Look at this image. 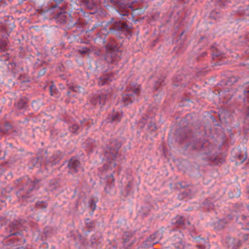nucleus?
<instances>
[{
  "label": "nucleus",
  "mask_w": 249,
  "mask_h": 249,
  "mask_svg": "<svg viewBox=\"0 0 249 249\" xmlns=\"http://www.w3.org/2000/svg\"><path fill=\"white\" fill-rule=\"evenodd\" d=\"M121 146V144L120 142L114 141L110 142L109 146H107L104 148V154L108 162L107 163L104 165V171L112 170L115 167L116 164L114 160L116 157L118 151Z\"/></svg>",
  "instance_id": "1"
},
{
  "label": "nucleus",
  "mask_w": 249,
  "mask_h": 249,
  "mask_svg": "<svg viewBox=\"0 0 249 249\" xmlns=\"http://www.w3.org/2000/svg\"><path fill=\"white\" fill-rule=\"evenodd\" d=\"M24 180L26 181V183L18 192L17 194L20 199L27 201L28 199L32 198V196L30 194V193L36 188L35 184L38 183L39 180L35 179L32 181L29 178H24Z\"/></svg>",
  "instance_id": "2"
},
{
  "label": "nucleus",
  "mask_w": 249,
  "mask_h": 249,
  "mask_svg": "<svg viewBox=\"0 0 249 249\" xmlns=\"http://www.w3.org/2000/svg\"><path fill=\"white\" fill-rule=\"evenodd\" d=\"M106 53L105 59L108 63H112L114 61L120 58L121 52L115 44L107 43L106 46Z\"/></svg>",
  "instance_id": "3"
},
{
  "label": "nucleus",
  "mask_w": 249,
  "mask_h": 249,
  "mask_svg": "<svg viewBox=\"0 0 249 249\" xmlns=\"http://www.w3.org/2000/svg\"><path fill=\"white\" fill-rule=\"evenodd\" d=\"M183 234L180 231H176L172 237L173 245L177 249H184V243L183 242Z\"/></svg>",
  "instance_id": "4"
},
{
  "label": "nucleus",
  "mask_w": 249,
  "mask_h": 249,
  "mask_svg": "<svg viewBox=\"0 0 249 249\" xmlns=\"http://www.w3.org/2000/svg\"><path fill=\"white\" fill-rule=\"evenodd\" d=\"M20 222L18 221L11 223L6 229V230L7 231V234L5 235V236L8 237L11 235H16L18 233V230L20 226Z\"/></svg>",
  "instance_id": "5"
},
{
  "label": "nucleus",
  "mask_w": 249,
  "mask_h": 249,
  "mask_svg": "<svg viewBox=\"0 0 249 249\" xmlns=\"http://www.w3.org/2000/svg\"><path fill=\"white\" fill-rule=\"evenodd\" d=\"M226 244L231 249H238L241 245V241L233 237H227L226 239Z\"/></svg>",
  "instance_id": "6"
},
{
  "label": "nucleus",
  "mask_w": 249,
  "mask_h": 249,
  "mask_svg": "<svg viewBox=\"0 0 249 249\" xmlns=\"http://www.w3.org/2000/svg\"><path fill=\"white\" fill-rule=\"evenodd\" d=\"M109 97V94L102 93L101 94L93 97L91 100V102L93 105H96L99 104V105L102 106L105 105L106 100Z\"/></svg>",
  "instance_id": "7"
},
{
  "label": "nucleus",
  "mask_w": 249,
  "mask_h": 249,
  "mask_svg": "<svg viewBox=\"0 0 249 249\" xmlns=\"http://www.w3.org/2000/svg\"><path fill=\"white\" fill-rule=\"evenodd\" d=\"M110 2L119 9L127 8L132 9L129 0H110Z\"/></svg>",
  "instance_id": "8"
},
{
  "label": "nucleus",
  "mask_w": 249,
  "mask_h": 249,
  "mask_svg": "<svg viewBox=\"0 0 249 249\" xmlns=\"http://www.w3.org/2000/svg\"><path fill=\"white\" fill-rule=\"evenodd\" d=\"M68 167L70 169L69 172L72 174L77 173L81 168L80 162L75 158H72L70 160Z\"/></svg>",
  "instance_id": "9"
},
{
  "label": "nucleus",
  "mask_w": 249,
  "mask_h": 249,
  "mask_svg": "<svg viewBox=\"0 0 249 249\" xmlns=\"http://www.w3.org/2000/svg\"><path fill=\"white\" fill-rule=\"evenodd\" d=\"M191 132L187 127L179 129L177 131V139L180 142L187 137L191 136Z\"/></svg>",
  "instance_id": "10"
},
{
  "label": "nucleus",
  "mask_w": 249,
  "mask_h": 249,
  "mask_svg": "<svg viewBox=\"0 0 249 249\" xmlns=\"http://www.w3.org/2000/svg\"><path fill=\"white\" fill-rule=\"evenodd\" d=\"M128 26L124 23L114 22L109 28L110 31H124L127 30Z\"/></svg>",
  "instance_id": "11"
},
{
  "label": "nucleus",
  "mask_w": 249,
  "mask_h": 249,
  "mask_svg": "<svg viewBox=\"0 0 249 249\" xmlns=\"http://www.w3.org/2000/svg\"><path fill=\"white\" fill-rule=\"evenodd\" d=\"M8 69L13 74V76L16 77L17 74H18L19 71L23 70L22 67L17 66L16 63L12 62L8 64Z\"/></svg>",
  "instance_id": "12"
},
{
  "label": "nucleus",
  "mask_w": 249,
  "mask_h": 249,
  "mask_svg": "<svg viewBox=\"0 0 249 249\" xmlns=\"http://www.w3.org/2000/svg\"><path fill=\"white\" fill-rule=\"evenodd\" d=\"M134 95L132 93L125 94L122 96V100L124 106L131 103L134 100Z\"/></svg>",
  "instance_id": "13"
},
{
  "label": "nucleus",
  "mask_w": 249,
  "mask_h": 249,
  "mask_svg": "<svg viewBox=\"0 0 249 249\" xmlns=\"http://www.w3.org/2000/svg\"><path fill=\"white\" fill-rule=\"evenodd\" d=\"M61 153L59 151L56 152V153L53 155L48 160H47V163H51V165L56 164L59 160Z\"/></svg>",
  "instance_id": "14"
},
{
  "label": "nucleus",
  "mask_w": 249,
  "mask_h": 249,
  "mask_svg": "<svg viewBox=\"0 0 249 249\" xmlns=\"http://www.w3.org/2000/svg\"><path fill=\"white\" fill-rule=\"evenodd\" d=\"M196 240L197 243L200 244L196 246L197 248L199 249H205L206 248V245H208V243L205 240L198 237L196 238Z\"/></svg>",
  "instance_id": "15"
},
{
  "label": "nucleus",
  "mask_w": 249,
  "mask_h": 249,
  "mask_svg": "<svg viewBox=\"0 0 249 249\" xmlns=\"http://www.w3.org/2000/svg\"><path fill=\"white\" fill-rule=\"evenodd\" d=\"M27 99L26 98L21 99L17 104V107L18 109L24 108L26 107Z\"/></svg>",
  "instance_id": "16"
},
{
  "label": "nucleus",
  "mask_w": 249,
  "mask_h": 249,
  "mask_svg": "<svg viewBox=\"0 0 249 249\" xmlns=\"http://www.w3.org/2000/svg\"><path fill=\"white\" fill-rule=\"evenodd\" d=\"M85 5L89 9H94L96 8V4L93 2V0H84Z\"/></svg>",
  "instance_id": "17"
},
{
  "label": "nucleus",
  "mask_w": 249,
  "mask_h": 249,
  "mask_svg": "<svg viewBox=\"0 0 249 249\" xmlns=\"http://www.w3.org/2000/svg\"><path fill=\"white\" fill-rule=\"evenodd\" d=\"M121 120V116L118 114H115L108 118V120L111 123L118 122Z\"/></svg>",
  "instance_id": "18"
},
{
  "label": "nucleus",
  "mask_w": 249,
  "mask_h": 249,
  "mask_svg": "<svg viewBox=\"0 0 249 249\" xmlns=\"http://www.w3.org/2000/svg\"><path fill=\"white\" fill-rule=\"evenodd\" d=\"M7 44V41L6 38L0 39V52H3L5 50Z\"/></svg>",
  "instance_id": "19"
},
{
  "label": "nucleus",
  "mask_w": 249,
  "mask_h": 249,
  "mask_svg": "<svg viewBox=\"0 0 249 249\" xmlns=\"http://www.w3.org/2000/svg\"><path fill=\"white\" fill-rule=\"evenodd\" d=\"M114 173V171H112L110 173V175L107 177V184L108 186H109L110 187L114 182V179L113 178V174Z\"/></svg>",
  "instance_id": "20"
},
{
  "label": "nucleus",
  "mask_w": 249,
  "mask_h": 249,
  "mask_svg": "<svg viewBox=\"0 0 249 249\" xmlns=\"http://www.w3.org/2000/svg\"><path fill=\"white\" fill-rule=\"evenodd\" d=\"M240 220L242 224L249 227V215L248 216L242 215Z\"/></svg>",
  "instance_id": "21"
},
{
  "label": "nucleus",
  "mask_w": 249,
  "mask_h": 249,
  "mask_svg": "<svg viewBox=\"0 0 249 249\" xmlns=\"http://www.w3.org/2000/svg\"><path fill=\"white\" fill-rule=\"evenodd\" d=\"M173 224H176L178 226H181L184 225V221L182 216H178L176 218V221L172 222Z\"/></svg>",
  "instance_id": "22"
},
{
  "label": "nucleus",
  "mask_w": 249,
  "mask_h": 249,
  "mask_svg": "<svg viewBox=\"0 0 249 249\" xmlns=\"http://www.w3.org/2000/svg\"><path fill=\"white\" fill-rule=\"evenodd\" d=\"M109 80L110 79L108 76H105L100 78L98 83L100 85L102 86L105 84H107Z\"/></svg>",
  "instance_id": "23"
},
{
  "label": "nucleus",
  "mask_w": 249,
  "mask_h": 249,
  "mask_svg": "<svg viewBox=\"0 0 249 249\" xmlns=\"http://www.w3.org/2000/svg\"><path fill=\"white\" fill-rule=\"evenodd\" d=\"M97 200H95L94 198H91L89 203V207L91 209L92 212H93L96 209V203Z\"/></svg>",
  "instance_id": "24"
},
{
  "label": "nucleus",
  "mask_w": 249,
  "mask_h": 249,
  "mask_svg": "<svg viewBox=\"0 0 249 249\" xmlns=\"http://www.w3.org/2000/svg\"><path fill=\"white\" fill-rule=\"evenodd\" d=\"M43 161V158L41 156L38 155L36 159H33L31 162L33 163V166H35L38 162L41 163Z\"/></svg>",
  "instance_id": "25"
},
{
  "label": "nucleus",
  "mask_w": 249,
  "mask_h": 249,
  "mask_svg": "<svg viewBox=\"0 0 249 249\" xmlns=\"http://www.w3.org/2000/svg\"><path fill=\"white\" fill-rule=\"evenodd\" d=\"M67 13L65 12H60L57 14V18H62V20L64 21H65L67 18Z\"/></svg>",
  "instance_id": "26"
},
{
  "label": "nucleus",
  "mask_w": 249,
  "mask_h": 249,
  "mask_svg": "<svg viewBox=\"0 0 249 249\" xmlns=\"http://www.w3.org/2000/svg\"><path fill=\"white\" fill-rule=\"evenodd\" d=\"M238 79L234 76L230 77L226 82V84L228 85H231L237 82Z\"/></svg>",
  "instance_id": "27"
},
{
  "label": "nucleus",
  "mask_w": 249,
  "mask_h": 249,
  "mask_svg": "<svg viewBox=\"0 0 249 249\" xmlns=\"http://www.w3.org/2000/svg\"><path fill=\"white\" fill-rule=\"evenodd\" d=\"M129 9L131 10L130 8L120 9V14L122 17L128 16L130 13Z\"/></svg>",
  "instance_id": "28"
},
{
  "label": "nucleus",
  "mask_w": 249,
  "mask_h": 249,
  "mask_svg": "<svg viewBox=\"0 0 249 249\" xmlns=\"http://www.w3.org/2000/svg\"><path fill=\"white\" fill-rule=\"evenodd\" d=\"M186 36L184 35V31H182L179 36V39L177 40L179 44H182L186 39Z\"/></svg>",
  "instance_id": "29"
},
{
  "label": "nucleus",
  "mask_w": 249,
  "mask_h": 249,
  "mask_svg": "<svg viewBox=\"0 0 249 249\" xmlns=\"http://www.w3.org/2000/svg\"><path fill=\"white\" fill-rule=\"evenodd\" d=\"M228 223L225 219H221L219 220L218 222V228L223 229L224 228L226 224Z\"/></svg>",
  "instance_id": "30"
},
{
  "label": "nucleus",
  "mask_w": 249,
  "mask_h": 249,
  "mask_svg": "<svg viewBox=\"0 0 249 249\" xmlns=\"http://www.w3.org/2000/svg\"><path fill=\"white\" fill-rule=\"evenodd\" d=\"M222 54V53L219 52L217 49L213 48V58L214 57H219Z\"/></svg>",
  "instance_id": "31"
},
{
  "label": "nucleus",
  "mask_w": 249,
  "mask_h": 249,
  "mask_svg": "<svg viewBox=\"0 0 249 249\" xmlns=\"http://www.w3.org/2000/svg\"><path fill=\"white\" fill-rule=\"evenodd\" d=\"M36 206L38 208L44 209L47 206V205L43 201L38 202L36 203Z\"/></svg>",
  "instance_id": "32"
},
{
  "label": "nucleus",
  "mask_w": 249,
  "mask_h": 249,
  "mask_svg": "<svg viewBox=\"0 0 249 249\" xmlns=\"http://www.w3.org/2000/svg\"><path fill=\"white\" fill-rule=\"evenodd\" d=\"M89 49L87 47L83 48L82 49H80L78 50V52L79 53L81 54H86L89 53Z\"/></svg>",
  "instance_id": "33"
},
{
  "label": "nucleus",
  "mask_w": 249,
  "mask_h": 249,
  "mask_svg": "<svg viewBox=\"0 0 249 249\" xmlns=\"http://www.w3.org/2000/svg\"><path fill=\"white\" fill-rule=\"evenodd\" d=\"M79 126L77 124H73L69 128L70 131L73 133H75L76 130L78 129Z\"/></svg>",
  "instance_id": "34"
},
{
  "label": "nucleus",
  "mask_w": 249,
  "mask_h": 249,
  "mask_svg": "<svg viewBox=\"0 0 249 249\" xmlns=\"http://www.w3.org/2000/svg\"><path fill=\"white\" fill-rule=\"evenodd\" d=\"M248 232L244 233L242 236V239L245 241H249V228L247 229Z\"/></svg>",
  "instance_id": "35"
},
{
  "label": "nucleus",
  "mask_w": 249,
  "mask_h": 249,
  "mask_svg": "<svg viewBox=\"0 0 249 249\" xmlns=\"http://www.w3.org/2000/svg\"><path fill=\"white\" fill-rule=\"evenodd\" d=\"M148 129H149L150 131H153L156 130L157 127L154 123H150L148 125Z\"/></svg>",
  "instance_id": "36"
},
{
  "label": "nucleus",
  "mask_w": 249,
  "mask_h": 249,
  "mask_svg": "<svg viewBox=\"0 0 249 249\" xmlns=\"http://www.w3.org/2000/svg\"><path fill=\"white\" fill-rule=\"evenodd\" d=\"M129 241V237L124 238V246L126 247V248H127L128 247H130L131 246V245L133 243V241H131L130 243L127 244V243Z\"/></svg>",
  "instance_id": "37"
},
{
  "label": "nucleus",
  "mask_w": 249,
  "mask_h": 249,
  "mask_svg": "<svg viewBox=\"0 0 249 249\" xmlns=\"http://www.w3.org/2000/svg\"><path fill=\"white\" fill-rule=\"evenodd\" d=\"M69 89L76 92H79L81 88L80 87H70Z\"/></svg>",
  "instance_id": "38"
},
{
  "label": "nucleus",
  "mask_w": 249,
  "mask_h": 249,
  "mask_svg": "<svg viewBox=\"0 0 249 249\" xmlns=\"http://www.w3.org/2000/svg\"><path fill=\"white\" fill-rule=\"evenodd\" d=\"M6 222L7 220L5 217L3 216L0 217V227L6 224Z\"/></svg>",
  "instance_id": "39"
},
{
  "label": "nucleus",
  "mask_w": 249,
  "mask_h": 249,
  "mask_svg": "<svg viewBox=\"0 0 249 249\" xmlns=\"http://www.w3.org/2000/svg\"><path fill=\"white\" fill-rule=\"evenodd\" d=\"M11 125L8 122H6L5 123L4 129L5 131V132L10 130L11 128Z\"/></svg>",
  "instance_id": "40"
},
{
  "label": "nucleus",
  "mask_w": 249,
  "mask_h": 249,
  "mask_svg": "<svg viewBox=\"0 0 249 249\" xmlns=\"http://www.w3.org/2000/svg\"><path fill=\"white\" fill-rule=\"evenodd\" d=\"M215 161L216 163L218 164L219 163H222L224 161V160L219 158H216L215 159Z\"/></svg>",
  "instance_id": "41"
},
{
  "label": "nucleus",
  "mask_w": 249,
  "mask_h": 249,
  "mask_svg": "<svg viewBox=\"0 0 249 249\" xmlns=\"http://www.w3.org/2000/svg\"><path fill=\"white\" fill-rule=\"evenodd\" d=\"M140 88L139 87H137V88H135L133 89L132 92L135 93L136 95H137L140 92Z\"/></svg>",
  "instance_id": "42"
},
{
  "label": "nucleus",
  "mask_w": 249,
  "mask_h": 249,
  "mask_svg": "<svg viewBox=\"0 0 249 249\" xmlns=\"http://www.w3.org/2000/svg\"><path fill=\"white\" fill-rule=\"evenodd\" d=\"M94 53L97 56H99L101 54V50H95L94 52Z\"/></svg>",
  "instance_id": "43"
},
{
  "label": "nucleus",
  "mask_w": 249,
  "mask_h": 249,
  "mask_svg": "<svg viewBox=\"0 0 249 249\" xmlns=\"http://www.w3.org/2000/svg\"><path fill=\"white\" fill-rule=\"evenodd\" d=\"M244 93H245V95L247 98V100H248V101L249 102V100L248 99V98H249V90H247V91H244Z\"/></svg>",
  "instance_id": "44"
},
{
  "label": "nucleus",
  "mask_w": 249,
  "mask_h": 249,
  "mask_svg": "<svg viewBox=\"0 0 249 249\" xmlns=\"http://www.w3.org/2000/svg\"><path fill=\"white\" fill-rule=\"evenodd\" d=\"M53 85H52L50 87V93L52 96L53 95Z\"/></svg>",
  "instance_id": "45"
},
{
  "label": "nucleus",
  "mask_w": 249,
  "mask_h": 249,
  "mask_svg": "<svg viewBox=\"0 0 249 249\" xmlns=\"http://www.w3.org/2000/svg\"><path fill=\"white\" fill-rule=\"evenodd\" d=\"M4 158V154L1 150H0V160Z\"/></svg>",
  "instance_id": "46"
},
{
  "label": "nucleus",
  "mask_w": 249,
  "mask_h": 249,
  "mask_svg": "<svg viewBox=\"0 0 249 249\" xmlns=\"http://www.w3.org/2000/svg\"><path fill=\"white\" fill-rule=\"evenodd\" d=\"M177 185H180V187H181V188H185L186 186H188V185H184V186H182V184H181V183H178V184H177Z\"/></svg>",
  "instance_id": "47"
},
{
  "label": "nucleus",
  "mask_w": 249,
  "mask_h": 249,
  "mask_svg": "<svg viewBox=\"0 0 249 249\" xmlns=\"http://www.w3.org/2000/svg\"><path fill=\"white\" fill-rule=\"evenodd\" d=\"M29 79H27V78H26L25 80H24H24H21V83H24V82H29Z\"/></svg>",
  "instance_id": "48"
},
{
  "label": "nucleus",
  "mask_w": 249,
  "mask_h": 249,
  "mask_svg": "<svg viewBox=\"0 0 249 249\" xmlns=\"http://www.w3.org/2000/svg\"><path fill=\"white\" fill-rule=\"evenodd\" d=\"M0 132L4 133H6L4 128L3 129H1V128H0Z\"/></svg>",
  "instance_id": "49"
},
{
  "label": "nucleus",
  "mask_w": 249,
  "mask_h": 249,
  "mask_svg": "<svg viewBox=\"0 0 249 249\" xmlns=\"http://www.w3.org/2000/svg\"><path fill=\"white\" fill-rule=\"evenodd\" d=\"M188 195H189V193H187L186 192L185 193H182V194H181V195H182V196L184 195L185 196H187Z\"/></svg>",
  "instance_id": "50"
},
{
  "label": "nucleus",
  "mask_w": 249,
  "mask_h": 249,
  "mask_svg": "<svg viewBox=\"0 0 249 249\" xmlns=\"http://www.w3.org/2000/svg\"><path fill=\"white\" fill-rule=\"evenodd\" d=\"M22 77H23V76L21 75V74H19V76H18V79H21V78H22Z\"/></svg>",
  "instance_id": "51"
},
{
  "label": "nucleus",
  "mask_w": 249,
  "mask_h": 249,
  "mask_svg": "<svg viewBox=\"0 0 249 249\" xmlns=\"http://www.w3.org/2000/svg\"><path fill=\"white\" fill-rule=\"evenodd\" d=\"M247 116L249 117V106L248 107V113Z\"/></svg>",
  "instance_id": "52"
},
{
  "label": "nucleus",
  "mask_w": 249,
  "mask_h": 249,
  "mask_svg": "<svg viewBox=\"0 0 249 249\" xmlns=\"http://www.w3.org/2000/svg\"><path fill=\"white\" fill-rule=\"evenodd\" d=\"M179 197L181 198V199H182L183 196H181V195H179Z\"/></svg>",
  "instance_id": "53"
},
{
  "label": "nucleus",
  "mask_w": 249,
  "mask_h": 249,
  "mask_svg": "<svg viewBox=\"0 0 249 249\" xmlns=\"http://www.w3.org/2000/svg\"><path fill=\"white\" fill-rule=\"evenodd\" d=\"M105 191H106L107 193H108V192L107 191V187H105Z\"/></svg>",
  "instance_id": "54"
},
{
  "label": "nucleus",
  "mask_w": 249,
  "mask_h": 249,
  "mask_svg": "<svg viewBox=\"0 0 249 249\" xmlns=\"http://www.w3.org/2000/svg\"><path fill=\"white\" fill-rule=\"evenodd\" d=\"M70 91H68V94L69 95H70Z\"/></svg>",
  "instance_id": "55"
},
{
  "label": "nucleus",
  "mask_w": 249,
  "mask_h": 249,
  "mask_svg": "<svg viewBox=\"0 0 249 249\" xmlns=\"http://www.w3.org/2000/svg\"><path fill=\"white\" fill-rule=\"evenodd\" d=\"M245 160V158L243 160H242V162L244 161V160Z\"/></svg>",
  "instance_id": "56"
},
{
  "label": "nucleus",
  "mask_w": 249,
  "mask_h": 249,
  "mask_svg": "<svg viewBox=\"0 0 249 249\" xmlns=\"http://www.w3.org/2000/svg\"><path fill=\"white\" fill-rule=\"evenodd\" d=\"M34 199L33 198L32 200H30V201H34Z\"/></svg>",
  "instance_id": "57"
},
{
  "label": "nucleus",
  "mask_w": 249,
  "mask_h": 249,
  "mask_svg": "<svg viewBox=\"0 0 249 249\" xmlns=\"http://www.w3.org/2000/svg\"><path fill=\"white\" fill-rule=\"evenodd\" d=\"M203 37H201L200 40H202L203 39Z\"/></svg>",
  "instance_id": "58"
},
{
  "label": "nucleus",
  "mask_w": 249,
  "mask_h": 249,
  "mask_svg": "<svg viewBox=\"0 0 249 249\" xmlns=\"http://www.w3.org/2000/svg\"><path fill=\"white\" fill-rule=\"evenodd\" d=\"M188 224H190V223L189 222H188Z\"/></svg>",
  "instance_id": "59"
}]
</instances>
